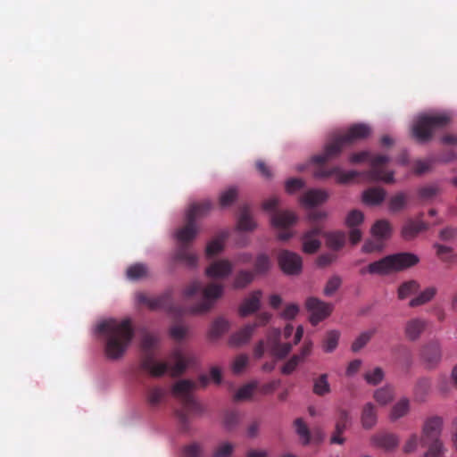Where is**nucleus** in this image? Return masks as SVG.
Wrapping results in <instances>:
<instances>
[{
	"instance_id": "f257e3e1",
	"label": "nucleus",
	"mask_w": 457,
	"mask_h": 457,
	"mask_svg": "<svg viewBox=\"0 0 457 457\" xmlns=\"http://www.w3.org/2000/svg\"><path fill=\"white\" fill-rule=\"evenodd\" d=\"M157 343L158 337L150 333L143 335L140 342L142 352L139 364L140 369L154 378H160L168 371H170V376L173 378L184 373L192 361V357L186 355L181 349L176 348L170 354V358L175 361L172 366L165 361H157L154 353Z\"/></svg>"
},
{
	"instance_id": "f03ea898",
	"label": "nucleus",
	"mask_w": 457,
	"mask_h": 457,
	"mask_svg": "<svg viewBox=\"0 0 457 457\" xmlns=\"http://www.w3.org/2000/svg\"><path fill=\"white\" fill-rule=\"evenodd\" d=\"M97 331L104 337V352L112 360L120 358L134 337V328L129 319H110L98 324Z\"/></svg>"
},
{
	"instance_id": "7ed1b4c3",
	"label": "nucleus",
	"mask_w": 457,
	"mask_h": 457,
	"mask_svg": "<svg viewBox=\"0 0 457 457\" xmlns=\"http://www.w3.org/2000/svg\"><path fill=\"white\" fill-rule=\"evenodd\" d=\"M370 133L371 129L369 125L363 123L353 124L344 134L335 136L325 145L323 153L314 157V161L324 162L328 160L335 159L340 155L344 149L367 138Z\"/></svg>"
},
{
	"instance_id": "20e7f679",
	"label": "nucleus",
	"mask_w": 457,
	"mask_h": 457,
	"mask_svg": "<svg viewBox=\"0 0 457 457\" xmlns=\"http://www.w3.org/2000/svg\"><path fill=\"white\" fill-rule=\"evenodd\" d=\"M197 233V224L192 220L191 215L189 218L186 217L185 225L179 228L174 234L178 241V246L172 255L174 262H181L190 269H194L197 266L198 256L190 248V244L196 237Z\"/></svg>"
},
{
	"instance_id": "39448f33",
	"label": "nucleus",
	"mask_w": 457,
	"mask_h": 457,
	"mask_svg": "<svg viewBox=\"0 0 457 457\" xmlns=\"http://www.w3.org/2000/svg\"><path fill=\"white\" fill-rule=\"evenodd\" d=\"M196 388V383L182 379L174 384L172 394L182 404V409L176 411V417L184 431L189 430V414H201L204 408L193 396L192 391Z\"/></svg>"
},
{
	"instance_id": "423d86ee",
	"label": "nucleus",
	"mask_w": 457,
	"mask_h": 457,
	"mask_svg": "<svg viewBox=\"0 0 457 457\" xmlns=\"http://www.w3.org/2000/svg\"><path fill=\"white\" fill-rule=\"evenodd\" d=\"M420 262L419 257L411 253H399L387 255L377 262L370 263L360 270L361 275L365 273L387 275L392 272L402 271L416 265Z\"/></svg>"
},
{
	"instance_id": "0eeeda50",
	"label": "nucleus",
	"mask_w": 457,
	"mask_h": 457,
	"mask_svg": "<svg viewBox=\"0 0 457 457\" xmlns=\"http://www.w3.org/2000/svg\"><path fill=\"white\" fill-rule=\"evenodd\" d=\"M198 292H202V301L189 308V312L192 314H202L209 312L213 307L215 301L221 297L223 287L211 283L203 288L200 281L194 280L186 287L183 295L185 298H191Z\"/></svg>"
},
{
	"instance_id": "6e6552de",
	"label": "nucleus",
	"mask_w": 457,
	"mask_h": 457,
	"mask_svg": "<svg viewBox=\"0 0 457 457\" xmlns=\"http://www.w3.org/2000/svg\"><path fill=\"white\" fill-rule=\"evenodd\" d=\"M389 157L385 154L372 155L368 151H362L352 154L349 161L352 163H359L368 161L370 169L366 171L367 178L371 181H384L386 183L394 182V173L386 171L384 166L389 162Z\"/></svg>"
},
{
	"instance_id": "1a4fd4ad",
	"label": "nucleus",
	"mask_w": 457,
	"mask_h": 457,
	"mask_svg": "<svg viewBox=\"0 0 457 457\" xmlns=\"http://www.w3.org/2000/svg\"><path fill=\"white\" fill-rule=\"evenodd\" d=\"M442 425L443 420L437 416L426 420L420 439L422 446L428 447L424 457H443L445 449L440 440Z\"/></svg>"
},
{
	"instance_id": "9d476101",
	"label": "nucleus",
	"mask_w": 457,
	"mask_h": 457,
	"mask_svg": "<svg viewBox=\"0 0 457 457\" xmlns=\"http://www.w3.org/2000/svg\"><path fill=\"white\" fill-rule=\"evenodd\" d=\"M278 204V198L273 196L263 202L262 208L267 212H273L270 219L271 224L275 228L281 229L278 234V237L282 241H287L293 237V233L287 230V228L296 222L297 217L289 211H277Z\"/></svg>"
},
{
	"instance_id": "9b49d317",
	"label": "nucleus",
	"mask_w": 457,
	"mask_h": 457,
	"mask_svg": "<svg viewBox=\"0 0 457 457\" xmlns=\"http://www.w3.org/2000/svg\"><path fill=\"white\" fill-rule=\"evenodd\" d=\"M450 121L448 113L419 116L412 126V136L418 142L426 143L432 138L435 129L445 127Z\"/></svg>"
},
{
	"instance_id": "f8f14e48",
	"label": "nucleus",
	"mask_w": 457,
	"mask_h": 457,
	"mask_svg": "<svg viewBox=\"0 0 457 457\" xmlns=\"http://www.w3.org/2000/svg\"><path fill=\"white\" fill-rule=\"evenodd\" d=\"M137 301L140 304L146 305L152 311H172V290H166L157 296H149L145 293H137Z\"/></svg>"
},
{
	"instance_id": "ddd939ff",
	"label": "nucleus",
	"mask_w": 457,
	"mask_h": 457,
	"mask_svg": "<svg viewBox=\"0 0 457 457\" xmlns=\"http://www.w3.org/2000/svg\"><path fill=\"white\" fill-rule=\"evenodd\" d=\"M305 307L311 313L310 322L314 326L329 316L333 309L330 303L316 297H309L305 302Z\"/></svg>"
},
{
	"instance_id": "4468645a",
	"label": "nucleus",
	"mask_w": 457,
	"mask_h": 457,
	"mask_svg": "<svg viewBox=\"0 0 457 457\" xmlns=\"http://www.w3.org/2000/svg\"><path fill=\"white\" fill-rule=\"evenodd\" d=\"M315 156L316 155H314L312 157V162L320 165L314 171V177L317 179H327V178L335 176V178L338 183H347L358 176V172L355 170H350V171L345 172V171L341 170V169L339 167H333L330 169L325 168L322 166V164H324L325 162H315L314 161ZM328 161L329 160H328ZM326 162H327V161H326Z\"/></svg>"
},
{
	"instance_id": "2eb2a0df",
	"label": "nucleus",
	"mask_w": 457,
	"mask_h": 457,
	"mask_svg": "<svg viewBox=\"0 0 457 457\" xmlns=\"http://www.w3.org/2000/svg\"><path fill=\"white\" fill-rule=\"evenodd\" d=\"M278 262L282 271L287 275H297L302 270V258L291 251L281 250L278 255Z\"/></svg>"
},
{
	"instance_id": "dca6fc26",
	"label": "nucleus",
	"mask_w": 457,
	"mask_h": 457,
	"mask_svg": "<svg viewBox=\"0 0 457 457\" xmlns=\"http://www.w3.org/2000/svg\"><path fill=\"white\" fill-rule=\"evenodd\" d=\"M420 357L426 367L436 368L442 360V346L438 340H431L421 349Z\"/></svg>"
},
{
	"instance_id": "f3484780",
	"label": "nucleus",
	"mask_w": 457,
	"mask_h": 457,
	"mask_svg": "<svg viewBox=\"0 0 457 457\" xmlns=\"http://www.w3.org/2000/svg\"><path fill=\"white\" fill-rule=\"evenodd\" d=\"M279 337V329H273L268 335L267 344L271 354L277 358L282 359L290 353L293 345L291 343H280Z\"/></svg>"
},
{
	"instance_id": "a211bd4d",
	"label": "nucleus",
	"mask_w": 457,
	"mask_h": 457,
	"mask_svg": "<svg viewBox=\"0 0 457 457\" xmlns=\"http://www.w3.org/2000/svg\"><path fill=\"white\" fill-rule=\"evenodd\" d=\"M321 228L314 226L312 228L305 232L303 236V251L306 253H314L320 247V236Z\"/></svg>"
},
{
	"instance_id": "6ab92c4d",
	"label": "nucleus",
	"mask_w": 457,
	"mask_h": 457,
	"mask_svg": "<svg viewBox=\"0 0 457 457\" xmlns=\"http://www.w3.org/2000/svg\"><path fill=\"white\" fill-rule=\"evenodd\" d=\"M428 326L426 320L422 318H412L404 326V335L410 341H417Z\"/></svg>"
},
{
	"instance_id": "aec40b11",
	"label": "nucleus",
	"mask_w": 457,
	"mask_h": 457,
	"mask_svg": "<svg viewBox=\"0 0 457 457\" xmlns=\"http://www.w3.org/2000/svg\"><path fill=\"white\" fill-rule=\"evenodd\" d=\"M261 297L262 292L260 290L252 292L239 306V315L241 317H247L257 312L261 307Z\"/></svg>"
},
{
	"instance_id": "412c9836",
	"label": "nucleus",
	"mask_w": 457,
	"mask_h": 457,
	"mask_svg": "<svg viewBox=\"0 0 457 457\" xmlns=\"http://www.w3.org/2000/svg\"><path fill=\"white\" fill-rule=\"evenodd\" d=\"M232 264L228 260H219L213 262L210 264V266L206 269L205 274L209 278H225L228 276L232 271Z\"/></svg>"
},
{
	"instance_id": "4be33fe9",
	"label": "nucleus",
	"mask_w": 457,
	"mask_h": 457,
	"mask_svg": "<svg viewBox=\"0 0 457 457\" xmlns=\"http://www.w3.org/2000/svg\"><path fill=\"white\" fill-rule=\"evenodd\" d=\"M371 442L378 447L391 451L398 446L399 438L392 433H378L371 437Z\"/></svg>"
},
{
	"instance_id": "5701e85b",
	"label": "nucleus",
	"mask_w": 457,
	"mask_h": 457,
	"mask_svg": "<svg viewBox=\"0 0 457 457\" xmlns=\"http://www.w3.org/2000/svg\"><path fill=\"white\" fill-rule=\"evenodd\" d=\"M328 195L321 189H311L301 197V203L306 207H313L327 201Z\"/></svg>"
},
{
	"instance_id": "b1692460",
	"label": "nucleus",
	"mask_w": 457,
	"mask_h": 457,
	"mask_svg": "<svg viewBox=\"0 0 457 457\" xmlns=\"http://www.w3.org/2000/svg\"><path fill=\"white\" fill-rule=\"evenodd\" d=\"M428 225L422 220H408L402 229V236L406 240L414 238L420 232L427 230Z\"/></svg>"
},
{
	"instance_id": "393cba45",
	"label": "nucleus",
	"mask_w": 457,
	"mask_h": 457,
	"mask_svg": "<svg viewBox=\"0 0 457 457\" xmlns=\"http://www.w3.org/2000/svg\"><path fill=\"white\" fill-rule=\"evenodd\" d=\"M253 326L250 324L245 325L240 330L231 335L229 338V345L233 346H239L246 344L253 334Z\"/></svg>"
},
{
	"instance_id": "a878e982",
	"label": "nucleus",
	"mask_w": 457,
	"mask_h": 457,
	"mask_svg": "<svg viewBox=\"0 0 457 457\" xmlns=\"http://www.w3.org/2000/svg\"><path fill=\"white\" fill-rule=\"evenodd\" d=\"M212 208L211 201L206 200L202 203L193 204L186 213V217L189 218L190 214L192 220L196 223L197 219L205 216Z\"/></svg>"
},
{
	"instance_id": "bb28decb",
	"label": "nucleus",
	"mask_w": 457,
	"mask_h": 457,
	"mask_svg": "<svg viewBox=\"0 0 457 457\" xmlns=\"http://www.w3.org/2000/svg\"><path fill=\"white\" fill-rule=\"evenodd\" d=\"M362 427L370 429L377 423V411L373 403H368L363 406L361 417Z\"/></svg>"
},
{
	"instance_id": "cd10ccee",
	"label": "nucleus",
	"mask_w": 457,
	"mask_h": 457,
	"mask_svg": "<svg viewBox=\"0 0 457 457\" xmlns=\"http://www.w3.org/2000/svg\"><path fill=\"white\" fill-rule=\"evenodd\" d=\"M386 196V191L380 187H371L364 191L362 201L366 204L378 205L381 204Z\"/></svg>"
},
{
	"instance_id": "c85d7f7f",
	"label": "nucleus",
	"mask_w": 457,
	"mask_h": 457,
	"mask_svg": "<svg viewBox=\"0 0 457 457\" xmlns=\"http://www.w3.org/2000/svg\"><path fill=\"white\" fill-rule=\"evenodd\" d=\"M441 192L437 184H428L418 189V197L421 202L433 201Z\"/></svg>"
},
{
	"instance_id": "c756f323",
	"label": "nucleus",
	"mask_w": 457,
	"mask_h": 457,
	"mask_svg": "<svg viewBox=\"0 0 457 457\" xmlns=\"http://www.w3.org/2000/svg\"><path fill=\"white\" fill-rule=\"evenodd\" d=\"M371 234L373 237L381 241L387 239L391 234V227L387 220H378L371 228Z\"/></svg>"
},
{
	"instance_id": "7c9ffc66",
	"label": "nucleus",
	"mask_w": 457,
	"mask_h": 457,
	"mask_svg": "<svg viewBox=\"0 0 457 457\" xmlns=\"http://www.w3.org/2000/svg\"><path fill=\"white\" fill-rule=\"evenodd\" d=\"M228 234L226 232L221 233L216 238L207 244L205 249V254L208 258H212L218 254L223 250L224 241L227 238Z\"/></svg>"
},
{
	"instance_id": "2f4dec72",
	"label": "nucleus",
	"mask_w": 457,
	"mask_h": 457,
	"mask_svg": "<svg viewBox=\"0 0 457 457\" xmlns=\"http://www.w3.org/2000/svg\"><path fill=\"white\" fill-rule=\"evenodd\" d=\"M345 234L342 231H335L326 234V244L333 250L341 249L345 243Z\"/></svg>"
},
{
	"instance_id": "473e14b6",
	"label": "nucleus",
	"mask_w": 457,
	"mask_h": 457,
	"mask_svg": "<svg viewBox=\"0 0 457 457\" xmlns=\"http://www.w3.org/2000/svg\"><path fill=\"white\" fill-rule=\"evenodd\" d=\"M436 294V289L434 287H430L423 290L418 296L412 298L410 303V307H418L423 305L431 301Z\"/></svg>"
},
{
	"instance_id": "72a5a7b5",
	"label": "nucleus",
	"mask_w": 457,
	"mask_h": 457,
	"mask_svg": "<svg viewBox=\"0 0 457 457\" xmlns=\"http://www.w3.org/2000/svg\"><path fill=\"white\" fill-rule=\"evenodd\" d=\"M410 410V402L407 398H403L398 401L392 408L390 412V420L392 421L397 420L404 417Z\"/></svg>"
},
{
	"instance_id": "f704fd0d",
	"label": "nucleus",
	"mask_w": 457,
	"mask_h": 457,
	"mask_svg": "<svg viewBox=\"0 0 457 457\" xmlns=\"http://www.w3.org/2000/svg\"><path fill=\"white\" fill-rule=\"evenodd\" d=\"M165 390L160 386L150 387L146 392V401L151 407H157L165 396Z\"/></svg>"
},
{
	"instance_id": "c9c22d12",
	"label": "nucleus",
	"mask_w": 457,
	"mask_h": 457,
	"mask_svg": "<svg viewBox=\"0 0 457 457\" xmlns=\"http://www.w3.org/2000/svg\"><path fill=\"white\" fill-rule=\"evenodd\" d=\"M127 277L131 280H138L146 278L148 268L144 263H136L127 269Z\"/></svg>"
},
{
	"instance_id": "e433bc0d",
	"label": "nucleus",
	"mask_w": 457,
	"mask_h": 457,
	"mask_svg": "<svg viewBox=\"0 0 457 457\" xmlns=\"http://www.w3.org/2000/svg\"><path fill=\"white\" fill-rule=\"evenodd\" d=\"M408 202V195L404 192H398L393 195L388 202V207L391 212H399L403 210Z\"/></svg>"
},
{
	"instance_id": "4c0bfd02",
	"label": "nucleus",
	"mask_w": 457,
	"mask_h": 457,
	"mask_svg": "<svg viewBox=\"0 0 457 457\" xmlns=\"http://www.w3.org/2000/svg\"><path fill=\"white\" fill-rule=\"evenodd\" d=\"M229 328L228 321L223 318L216 319L210 328V337L212 339L220 337L222 334L228 331Z\"/></svg>"
},
{
	"instance_id": "58836bf2",
	"label": "nucleus",
	"mask_w": 457,
	"mask_h": 457,
	"mask_svg": "<svg viewBox=\"0 0 457 457\" xmlns=\"http://www.w3.org/2000/svg\"><path fill=\"white\" fill-rule=\"evenodd\" d=\"M330 392V385L328 381V374H321L313 382V393L323 396Z\"/></svg>"
},
{
	"instance_id": "ea45409f",
	"label": "nucleus",
	"mask_w": 457,
	"mask_h": 457,
	"mask_svg": "<svg viewBox=\"0 0 457 457\" xmlns=\"http://www.w3.org/2000/svg\"><path fill=\"white\" fill-rule=\"evenodd\" d=\"M237 228L240 230L244 231H251L255 228V222L253 221V218L251 217L248 210L246 208H244L241 211L238 221H237Z\"/></svg>"
},
{
	"instance_id": "a19ab883",
	"label": "nucleus",
	"mask_w": 457,
	"mask_h": 457,
	"mask_svg": "<svg viewBox=\"0 0 457 457\" xmlns=\"http://www.w3.org/2000/svg\"><path fill=\"white\" fill-rule=\"evenodd\" d=\"M420 285L415 280L403 282L398 288V298L403 300L411 295L416 293Z\"/></svg>"
},
{
	"instance_id": "79ce46f5",
	"label": "nucleus",
	"mask_w": 457,
	"mask_h": 457,
	"mask_svg": "<svg viewBox=\"0 0 457 457\" xmlns=\"http://www.w3.org/2000/svg\"><path fill=\"white\" fill-rule=\"evenodd\" d=\"M376 332V328H372L362 332L352 344L353 352L356 353L360 351L361 348H363L371 339V337L375 335Z\"/></svg>"
},
{
	"instance_id": "37998d69",
	"label": "nucleus",
	"mask_w": 457,
	"mask_h": 457,
	"mask_svg": "<svg viewBox=\"0 0 457 457\" xmlns=\"http://www.w3.org/2000/svg\"><path fill=\"white\" fill-rule=\"evenodd\" d=\"M237 198V189L231 187L220 193L219 204L220 207L225 208L230 206Z\"/></svg>"
},
{
	"instance_id": "c03bdc74",
	"label": "nucleus",
	"mask_w": 457,
	"mask_h": 457,
	"mask_svg": "<svg viewBox=\"0 0 457 457\" xmlns=\"http://www.w3.org/2000/svg\"><path fill=\"white\" fill-rule=\"evenodd\" d=\"M431 387V382L427 378H420L415 386V396L419 401H424Z\"/></svg>"
},
{
	"instance_id": "a18cd8bd",
	"label": "nucleus",
	"mask_w": 457,
	"mask_h": 457,
	"mask_svg": "<svg viewBox=\"0 0 457 457\" xmlns=\"http://www.w3.org/2000/svg\"><path fill=\"white\" fill-rule=\"evenodd\" d=\"M393 396V390L389 386L379 388L374 393V398L380 405H386L390 403Z\"/></svg>"
},
{
	"instance_id": "49530a36",
	"label": "nucleus",
	"mask_w": 457,
	"mask_h": 457,
	"mask_svg": "<svg viewBox=\"0 0 457 457\" xmlns=\"http://www.w3.org/2000/svg\"><path fill=\"white\" fill-rule=\"evenodd\" d=\"M295 427L296 433L301 437L303 445H308L311 440V434L307 425L304 423L303 420L298 418L295 420Z\"/></svg>"
},
{
	"instance_id": "de8ad7c7",
	"label": "nucleus",
	"mask_w": 457,
	"mask_h": 457,
	"mask_svg": "<svg viewBox=\"0 0 457 457\" xmlns=\"http://www.w3.org/2000/svg\"><path fill=\"white\" fill-rule=\"evenodd\" d=\"M203 454V445L197 442L185 445L182 449V457H202Z\"/></svg>"
},
{
	"instance_id": "09e8293b",
	"label": "nucleus",
	"mask_w": 457,
	"mask_h": 457,
	"mask_svg": "<svg viewBox=\"0 0 457 457\" xmlns=\"http://www.w3.org/2000/svg\"><path fill=\"white\" fill-rule=\"evenodd\" d=\"M339 333L336 330L329 331L323 342V349L327 353L333 352L338 344Z\"/></svg>"
},
{
	"instance_id": "8fccbe9b",
	"label": "nucleus",
	"mask_w": 457,
	"mask_h": 457,
	"mask_svg": "<svg viewBox=\"0 0 457 457\" xmlns=\"http://www.w3.org/2000/svg\"><path fill=\"white\" fill-rule=\"evenodd\" d=\"M253 279V274L248 270H241L237 273L234 280V287L244 288Z\"/></svg>"
},
{
	"instance_id": "3c124183",
	"label": "nucleus",
	"mask_w": 457,
	"mask_h": 457,
	"mask_svg": "<svg viewBox=\"0 0 457 457\" xmlns=\"http://www.w3.org/2000/svg\"><path fill=\"white\" fill-rule=\"evenodd\" d=\"M234 445L229 442H222L217 445L214 449L212 456L213 457H228L234 452Z\"/></svg>"
},
{
	"instance_id": "603ef678",
	"label": "nucleus",
	"mask_w": 457,
	"mask_h": 457,
	"mask_svg": "<svg viewBox=\"0 0 457 457\" xmlns=\"http://www.w3.org/2000/svg\"><path fill=\"white\" fill-rule=\"evenodd\" d=\"M270 268V260L266 254H259L254 262V271L257 274L267 272Z\"/></svg>"
},
{
	"instance_id": "864d4df0",
	"label": "nucleus",
	"mask_w": 457,
	"mask_h": 457,
	"mask_svg": "<svg viewBox=\"0 0 457 457\" xmlns=\"http://www.w3.org/2000/svg\"><path fill=\"white\" fill-rule=\"evenodd\" d=\"M349 421L350 416L348 411L343 409L339 410L335 426L337 433H344Z\"/></svg>"
},
{
	"instance_id": "5fc2aeb1",
	"label": "nucleus",
	"mask_w": 457,
	"mask_h": 457,
	"mask_svg": "<svg viewBox=\"0 0 457 457\" xmlns=\"http://www.w3.org/2000/svg\"><path fill=\"white\" fill-rule=\"evenodd\" d=\"M364 220L363 213L359 210L351 211L346 217V225L349 228H355L356 226L362 223Z\"/></svg>"
},
{
	"instance_id": "6e6d98bb",
	"label": "nucleus",
	"mask_w": 457,
	"mask_h": 457,
	"mask_svg": "<svg viewBox=\"0 0 457 457\" xmlns=\"http://www.w3.org/2000/svg\"><path fill=\"white\" fill-rule=\"evenodd\" d=\"M365 380L370 385H378L384 378V372L381 368H375L373 370L367 372L364 375Z\"/></svg>"
},
{
	"instance_id": "4d7b16f0",
	"label": "nucleus",
	"mask_w": 457,
	"mask_h": 457,
	"mask_svg": "<svg viewBox=\"0 0 457 457\" xmlns=\"http://www.w3.org/2000/svg\"><path fill=\"white\" fill-rule=\"evenodd\" d=\"M239 421V414L236 411H228L224 413L223 424L228 429H232Z\"/></svg>"
},
{
	"instance_id": "13d9d810",
	"label": "nucleus",
	"mask_w": 457,
	"mask_h": 457,
	"mask_svg": "<svg viewBox=\"0 0 457 457\" xmlns=\"http://www.w3.org/2000/svg\"><path fill=\"white\" fill-rule=\"evenodd\" d=\"M342 280L338 276H333L327 282L324 288V295L327 296L332 295L341 286Z\"/></svg>"
},
{
	"instance_id": "bf43d9fd",
	"label": "nucleus",
	"mask_w": 457,
	"mask_h": 457,
	"mask_svg": "<svg viewBox=\"0 0 457 457\" xmlns=\"http://www.w3.org/2000/svg\"><path fill=\"white\" fill-rule=\"evenodd\" d=\"M253 389H254V387L253 385H251V384L245 385L237 390V392L234 395V399L236 401H242V400L249 399L253 395Z\"/></svg>"
},
{
	"instance_id": "052dcab7",
	"label": "nucleus",
	"mask_w": 457,
	"mask_h": 457,
	"mask_svg": "<svg viewBox=\"0 0 457 457\" xmlns=\"http://www.w3.org/2000/svg\"><path fill=\"white\" fill-rule=\"evenodd\" d=\"M304 187V182L301 179H289L285 183L286 191L293 194Z\"/></svg>"
},
{
	"instance_id": "680f3d73",
	"label": "nucleus",
	"mask_w": 457,
	"mask_h": 457,
	"mask_svg": "<svg viewBox=\"0 0 457 457\" xmlns=\"http://www.w3.org/2000/svg\"><path fill=\"white\" fill-rule=\"evenodd\" d=\"M187 333V328L181 324H175L170 328V335L175 340H182Z\"/></svg>"
},
{
	"instance_id": "e2e57ef3",
	"label": "nucleus",
	"mask_w": 457,
	"mask_h": 457,
	"mask_svg": "<svg viewBox=\"0 0 457 457\" xmlns=\"http://www.w3.org/2000/svg\"><path fill=\"white\" fill-rule=\"evenodd\" d=\"M383 248V242L378 238L368 240L362 246V250L365 253H372L376 251H381Z\"/></svg>"
},
{
	"instance_id": "0e129e2a",
	"label": "nucleus",
	"mask_w": 457,
	"mask_h": 457,
	"mask_svg": "<svg viewBox=\"0 0 457 457\" xmlns=\"http://www.w3.org/2000/svg\"><path fill=\"white\" fill-rule=\"evenodd\" d=\"M301 362L300 355H293L287 363L282 367V373L288 375L292 373L298 364Z\"/></svg>"
},
{
	"instance_id": "69168bd1",
	"label": "nucleus",
	"mask_w": 457,
	"mask_h": 457,
	"mask_svg": "<svg viewBox=\"0 0 457 457\" xmlns=\"http://www.w3.org/2000/svg\"><path fill=\"white\" fill-rule=\"evenodd\" d=\"M248 363V357L246 355L241 354L238 355L232 365V370L234 373H240L247 365Z\"/></svg>"
},
{
	"instance_id": "338daca9",
	"label": "nucleus",
	"mask_w": 457,
	"mask_h": 457,
	"mask_svg": "<svg viewBox=\"0 0 457 457\" xmlns=\"http://www.w3.org/2000/svg\"><path fill=\"white\" fill-rule=\"evenodd\" d=\"M299 312V306L295 303L287 305L281 313V317L285 320H293Z\"/></svg>"
},
{
	"instance_id": "774afa93",
	"label": "nucleus",
	"mask_w": 457,
	"mask_h": 457,
	"mask_svg": "<svg viewBox=\"0 0 457 457\" xmlns=\"http://www.w3.org/2000/svg\"><path fill=\"white\" fill-rule=\"evenodd\" d=\"M457 236V228L449 226L439 232V238L443 241H449Z\"/></svg>"
}]
</instances>
